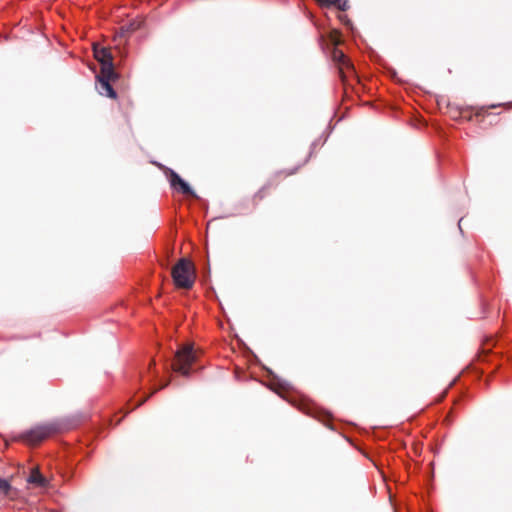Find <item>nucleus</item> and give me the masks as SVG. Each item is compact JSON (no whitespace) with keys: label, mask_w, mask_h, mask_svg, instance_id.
<instances>
[{"label":"nucleus","mask_w":512,"mask_h":512,"mask_svg":"<svg viewBox=\"0 0 512 512\" xmlns=\"http://www.w3.org/2000/svg\"><path fill=\"white\" fill-rule=\"evenodd\" d=\"M56 431L53 425L46 424L32 428L31 430L22 433L19 440L28 445H37L43 440L47 439Z\"/></svg>","instance_id":"7ed1b4c3"},{"label":"nucleus","mask_w":512,"mask_h":512,"mask_svg":"<svg viewBox=\"0 0 512 512\" xmlns=\"http://www.w3.org/2000/svg\"><path fill=\"white\" fill-rule=\"evenodd\" d=\"M320 6H335L339 10L345 11L348 8L347 0H315Z\"/></svg>","instance_id":"1a4fd4ad"},{"label":"nucleus","mask_w":512,"mask_h":512,"mask_svg":"<svg viewBox=\"0 0 512 512\" xmlns=\"http://www.w3.org/2000/svg\"><path fill=\"white\" fill-rule=\"evenodd\" d=\"M11 491V486L9 482L5 479H0V494L4 496H9Z\"/></svg>","instance_id":"9b49d317"},{"label":"nucleus","mask_w":512,"mask_h":512,"mask_svg":"<svg viewBox=\"0 0 512 512\" xmlns=\"http://www.w3.org/2000/svg\"><path fill=\"white\" fill-rule=\"evenodd\" d=\"M167 385H168V382H165V383H164V384H162L159 388H160V389H161V388H164V387H166Z\"/></svg>","instance_id":"f8f14e48"},{"label":"nucleus","mask_w":512,"mask_h":512,"mask_svg":"<svg viewBox=\"0 0 512 512\" xmlns=\"http://www.w3.org/2000/svg\"><path fill=\"white\" fill-rule=\"evenodd\" d=\"M332 59L338 66L342 81L345 82L354 73L353 65L338 46L332 49Z\"/></svg>","instance_id":"39448f33"},{"label":"nucleus","mask_w":512,"mask_h":512,"mask_svg":"<svg viewBox=\"0 0 512 512\" xmlns=\"http://www.w3.org/2000/svg\"><path fill=\"white\" fill-rule=\"evenodd\" d=\"M114 78H115V75L106 77L102 74V72H100V75L97 77V79H98L97 89L101 95L112 98V99L116 98V92L114 91V89L112 88V86L110 84V81H112Z\"/></svg>","instance_id":"423d86ee"},{"label":"nucleus","mask_w":512,"mask_h":512,"mask_svg":"<svg viewBox=\"0 0 512 512\" xmlns=\"http://www.w3.org/2000/svg\"><path fill=\"white\" fill-rule=\"evenodd\" d=\"M27 481L28 483L41 488H45L49 485V480L40 473L37 467L31 470Z\"/></svg>","instance_id":"0eeeda50"},{"label":"nucleus","mask_w":512,"mask_h":512,"mask_svg":"<svg viewBox=\"0 0 512 512\" xmlns=\"http://www.w3.org/2000/svg\"><path fill=\"white\" fill-rule=\"evenodd\" d=\"M93 53L95 59L101 64L102 74L106 77L114 76L113 56L110 48L100 46L99 44L93 45Z\"/></svg>","instance_id":"20e7f679"},{"label":"nucleus","mask_w":512,"mask_h":512,"mask_svg":"<svg viewBox=\"0 0 512 512\" xmlns=\"http://www.w3.org/2000/svg\"><path fill=\"white\" fill-rule=\"evenodd\" d=\"M171 185L175 188L179 187L183 194H191L189 185L176 173L171 175Z\"/></svg>","instance_id":"6e6552de"},{"label":"nucleus","mask_w":512,"mask_h":512,"mask_svg":"<svg viewBox=\"0 0 512 512\" xmlns=\"http://www.w3.org/2000/svg\"><path fill=\"white\" fill-rule=\"evenodd\" d=\"M174 283L179 288L189 289L195 281L193 263L185 258L180 259L172 269Z\"/></svg>","instance_id":"f03ea898"},{"label":"nucleus","mask_w":512,"mask_h":512,"mask_svg":"<svg viewBox=\"0 0 512 512\" xmlns=\"http://www.w3.org/2000/svg\"><path fill=\"white\" fill-rule=\"evenodd\" d=\"M199 358V352L192 344H183L175 353L172 369L183 376L195 371V365Z\"/></svg>","instance_id":"f257e3e1"},{"label":"nucleus","mask_w":512,"mask_h":512,"mask_svg":"<svg viewBox=\"0 0 512 512\" xmlns=\"http://www.w3.org/2000/svg\"><path fill=\"white\" fill-rule=\"evenodd\" d=\"M329 41L333 45V47H337L341 44V33L337 30H333L329 33Z\"/></svg>","instance_id":"9d476101"}]
</instances>
